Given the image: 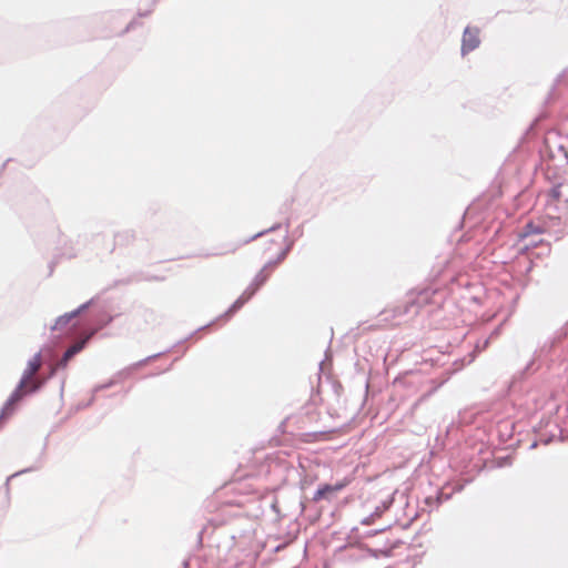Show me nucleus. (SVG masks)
<instances>
[{"label": "nucleus", "mask_w": 568, "mask_h": 568, "mask_svg": "<svg viewBox=\"0 0 568 568\" xmlns=\"http://www.w3.org/2000/svg\"><path fill=\"white\" fill-rule=\"evenodd\" d=\"M60 368H61V367H57V364H55V365H53V366H51V369H50V373H49V377H52V376L55 374V372H57L58 369H60Z\"/></svg>", "instance_id": "nucleus-9"}, {"label": "nucleus", "mask_w": 568, "mask_h": 568, "mask_svg": "<svg viewBox=\"0 0 568 568\" xmlns=\"http://www.w3.org/2000/svg\"><path fill=\"white\" fill-rule=\"evenodd\" d=\"M353 481L352 477H345L341 481L336 483L335 485H328L325 484L321 486L314 494V500L318 501L322 499L329 498L333 494H336L341 490H343L345 487H347Z\"/></svg>", "instance_id": "nucleus-1"}, {"label": "nucleus", "mask_w": 568, "mask_h": 568, "mask_svg": "<svg viewBox=\"0 0 568 568\" xmlns=\"http://www.w3.org/2000/svg\"><path fill=\"white\" fill-rule=\"evenodd\" d=\"M544 233V229L540 227L539 225H535L534 223H528L526 224V226L523 229V231L519 233V239L521 241H526L528 240L531 235H535V234H541Z\"/></svg>", "instance_id": "nucleus-4"}, {"label": "nucleus", "mask_w": 568, "mask_h": 568, "mask_svg": "<svg viewBox=\"0 0 568 568\" xmlns=\"http://www.w3.org/2000/svg\"><path fill=\"white\" fill-rule=\"evenodd\" d=\"M252 295H254V292H251V294H248V296L245 297V301H248L250 297H252Z\"/></svg>", "instance_id": "nucleus-15"}, {"label": "nucleus", "mask_w": 568, "mask_h": 568, "mask_svg": "<svg viewBox=\"0 0 568 568\" xmlns=\"http://www.w3.org/2000/svg\"><path fill=\"white\" fill-rule=\"evenodd\" d=\"M252 295H254V292H251V294H248V296L245 297V301H248L250 297H252Z\"/></svg>", "instance_id": "nucleus-13"}, {"label": "nucleus", "mask_w": 568, "mask_h": 568, "mask_svg": "<svg viewBox=\"0 0 568 568\" xmlns=\"http://www.w3.org/2000/svg\"><path fill=\"white\" fill-rule=\"evenodd\" d=\"M252 295H254V292H251V294H248V296L245 297V301H248L250 297H252Z\"/></svg>", "instance_id": "nucleus-14"}, {"label": "nucleus", "mask_w": 568, "mask_h": 568, "mask_svg": "<svg viewBox=\"0 0 568 568\" xmlns=\"http://www.w3.org/2000/svg\"><path fill=\"white\" fill-rule=\"evenodd\" d=\"M244 302H245V300H242V298L237 300V301L235 302V304H234V307H240L241 305H243V304H244Z\"/></svg>", "instance_id": "nucleus-10"}, {"label": "nucleus", "mask_w": 568, "mask_h": 568, "mask_svg": "<svg viewBox=\"0 0 568 568\" xmlns=\"http://www.w3.org/2000/svg\"><path fill=\"white\" fill-rule=\"evenodd\" d=\"M252 295H254V292H251V294H248V296L245 297V301H248L250 297H252Z\"/></svg>", "instance_id": "nucleus-12"}, {"label": "nucleus", "mask_w": 568, "mask_h": 568, "mask_svg": "<svg viewBox=\"0 0 568 568\" xmlns=\"http://www.w3.org/2000/svg\"><path fill=\"white\" fill-rule=\"evenodd\" d=\"M88 303L81 305L78 310L69 313V314H65L64 316H61L58 321H57V325H60V324H65L68 323L71 318L78 316L81 312H83L87 307H88Z\"/></svg>", "instance_id": "nucleus-6"}, {"label": "nucleus", "mask_w": 568, "mask_h": 568, "mask_svg": "<svg viewBox=\"0 0 568 568\" xmlns=\"http://www.w3.org/2000/svg\"><path fill=\"white\" fill-rule=\"evenodd\" d=\"M277 247V253H278V257H277V262L282 261L285 256V253L283 252L282 250V243H274Z\"/></svg>", "instance_id": "nucleus-7"}, {"label": "nucleus", "mask_w": 568, "mask_h": 568, "mask_svg": "<svg viewBox=\"0 0 568 568\" xmlns=\"http://www.w3.org/2000/svg\"><path fill=\"white\" fill-rule=\"evenodd\" d=\"M547 196H548V200H547L548 206H554L555 209H559V203H560V199H561L560 185L554 186L548 192Z\"/></svg>", "instance_id": "nucleus-5"}, {"label": "nucleus", "mask_w": 568, "mask_h": 568, "mask_svg": "<svg viewBox=\"0 0 568 568\" xmlns=\"http://www.w3.org/2000/svg\"><path fill=\"white\" fill-rule=\"evenodd\" d=\"M95 331H92L91 333L87 334L83 338L74 343L72 346H70L61 357V359L57 363V367H61V369H64L70 359L80 353L87 345V343L90 341V338L94 335Z\"/></svg>", "instance_id": "nucleus-2"}, {"label": "nucleus", "mask_w": 568, "mask_h": 568, "mask_svg": "<svg viewBox=\"0 0 568 568\" xmlns=\"http://www.w3.org/2000/svg\"><path fill=\"white\" fill-rule=\"evenodd\" d=\"M542 243V240H540L539 242H536V241H531V242H528L524 245V250H529L531 247H535L537 246L538 244Z\"/></svg>", "instance_id": "nucleus-8"}, {"label": "nucleus", "mask_w": 568, "mask_h": 568, "mask_svg": "<svg viewBox=\"0 0 568 568\" xmlns=\"http://www.w3.org/2000/svg\"><path fill=\"white\" fill-rule=\"evenodd\" d=\"M235 250H236V247L232 246L230 250H225V251L221 252L220 254L233 253V252H235Z\"/></svg>", "instance_id": "nucleus-11"}, {"label": "nucleus", "mask_w": 568, "mask_h": 568, "mask_svg": "<svg viewBox=\"0 0 568 568\" xmlns=\"http://www.w3.org/2000/svg\"><path fill=\"white\" fill-rule=\"evenodd\" d=\"M479 44V34L478 30L466 28L463 34V44L462 51L463 53L469 52L477 48Z\"/></svg>", "instance_id": "nucleus-3"}]
</instances>
